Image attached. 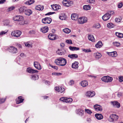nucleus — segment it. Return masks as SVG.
Returning <instances> with one entry per match:
<instances>
[{
	"label": "nucleus",
	"mask_w": 123,
	"mask_h": 123,
	"mask_svg": "<svg viewBox=\"0 0 123 123\" xmlns=\"http://www.w3.org/2000/svg\"><path fill=\"white\" fill-rule=\"evenodd\" d=\"M69 2V1L65 0L63 1L62 2V3L65 6L67 3H68Z\"/></svg>",
	"instance_id": "nucleus-54"
},
{
	"label": "nucleus",
	"mask_w": 123,
	"mask_h": 123,
	"mask_svg": "<svg viewBox=\"0 0 123 123\" xmlns=\"http://www.w3.org/2000/svg\"><path fill=\"white\" fill-rule=\"evenodd\" d=\"M68 56V57L71 58L73 59L74 58H77L78 57V55L76 54H72L71 55H69Z\"/></svg>",
	"instance_id": "nucleus-36"
},
{
	"label": "nucleus",
	"mask_w": 123,
	"mask_h": 123,
	"mask_svg": "<svg viewBox=\"0 0 123 123\" xmlns=\"http://www.w3.org/2000/svg\"><path fill=\"white\" fill-rule=\"evenodd\" d=\"M6 99V98H0V104H2L4 103Z\"/></svg>",
	"instance_id": "nucleus-49"
},
{
	"label": "nucleus",
	"mask_w": 123,
	"mask_h": 123,
	"mask_svg": "<svg viewBox=\"0 0 123 123\" xmlns=\"http://www.w3.org/2000/svg\"><path fill=\"white\" fill-rule=\"evenodd\" d=\"M13 20L16 23L19 25H23L25 23L24 18L22 16L16 15L13 18Z\"/></svg>",
	"instance_id": "nucleus-1"
},
{
	"label": "nucleus",
	"mask_w": 123,
	"mask_h": 123,
	"mask_svg": "<svg viewBox=\"0 0 123 123\" xmlns=\"http://www.w3.org/2000/svg\"><path fill=\"white\" fill-rule=\"evenodd\" d=\"M85 111L86 112L89 114H91L92 113L91 111L88 109H85Z\"/></svg>",
	"instance_id": "nucleus-52"
},
{
	"label": "nucleus",
	"mask_w": 123,
	"mask_h": 123,
	"mask_svg": "<svg viewBox=\"0 0 123 123\" xmlns=\"http://www.w3.org/2000/svg\"><path fill=\"white\" fill-rule=\"evenodd\" d=\"M55 62L57 65L61 66H65L67 63L66 59L61 57L55 59Z\"/></svg>",
	"instance_id": "nucleus-2"
},
{
	"label": "nucleus",
	"mask_w": 123,
	"mask_h": 123,
	"mask_svg": "<svg viewBox=\"0 0 123 123\" xmlns=\"http://www.w3.org/2000/svg\"><path fill=\"white\" fill-rule=\"evenodd\" d=\"M95 94V93L94 92H92L89 91L87 92L86 94V95L87 96L92 97L94 96Z\"/></svg>",
	"instance_id": "nucleus-14"
},
{
	"label": "nucleus",
	"mask_w": 123,
	"mask_h": 123,
	"mask_svg": "<svg viewBox=\"0 0 123 123\" xmlns=\"http://www.w3.org/2000/svg\"><path fill=\"white\" fill-rule=\"evenodd\" d=\"M74 81L73 80H71L70 81V82L69 83V84L70 85H71L73 84H74Z\"/></svg>",
	"instance_id": "nucleus-58"
},
{
	"label": "nucleus",
	"mask_w": 123,
	"mask_h": 123,
	"mask_svg": "<svg viewBox=\"0 0 123 123\" xmlns=\"http://www.w3.org/2000/svg\"><path fill=\"white\" fill-rule=\"evenodd\" d=\"M102 46V42L101 41H99L95 45L96 47L97 48H99L101 47Z\"/></svg>",
	"instance_id": "nucleus-26"
},
{
	"label": "nucleus",
	"mask_w": 123,
	"mask_h": 123,
	"mask_svg": "<svg viewBox=\"0 0 123 123\" xmlns=\"http://www.w3.org/2000/svg\"><path fill=\"white\" fill-rule=\"evenodd\" d=\"M50 66L52 68H54V69H55L57 70L58 69V67L56 66H52V65H50Z\"/></svg>",
	"instance_id": "nucleus-62"
},
{
	"label": "nucleus",
	"mask_w": 123,
	"mask_h": 123,
	"mask_svg": "<svg viewBox=\"0 0 123 123\" xmlns=\"http://www.w3.org/2000/svg\"><path fill=\"white\" fill-rule=\"evenodd\" d=\"M123 5V4L122 2L119 3L118 5V8H121Z\"/></svg>",
	"instance_id": "nucleus-53"
},
{
	"label": "nucleus",
	"mask_w": 123,
	"mask_h": 123,
	"mask_svg": "<svg viewBox=\"0 0 123 123\" xmlns=\"http://www.w3.org/2000/svg\"><path fill=\"white\" fill-rule=\"evenodd\" d=\"M3 25H8L9 24L10 21L8 19L5 20L3 21Z\"/></svg>",
	"instance_id": "nucleus-30"
},
{
	"label": "nucleus",
	"mask_w": 123,
	"mask_h": 123,
	"mask_svg": "<svg viewBox=\"0 0 123 123\" xmlns=\"http://www.w3.org/2000/svg\"><path fill=\"white\" fill-rule=\"evenodd\" d=\"M87 21V18L85 17H81L78 19V21L80 24H83Z\"/></svg>",
	"instance_id": "nucleus-7"
},
{
	"label": "nucleus",
	"mask_w": 123,
	"mask_h": 123,
	"mask_svg": "<svg viewBox=\"0 0 123 123\" xmlns=\"http://www.w3.org/2000/svg\"><path fill=\"white\" fill-rule=\"evenodd\" d=\"M76 113L79 115L82 116L83 115L84 111L80 109H78L77 110Z\"/></svg>",
	"instance_id": "nucleus-22"
},
{
	"label": "nucleus",
	"mask_w": 123,
	"mask_h": 123,
	"mask_svg": "<svg viewBox=\"0 0 123 123\" xmlns=\"http://www.w3.org/2000/svg\"><path fill=\"white\" fill-rule=\"evenodd\" d=\"M48 38L51 40H54L57 39L58 37L52 33L49 34L48 36Z\"/></svg>",
	"instance_id": "nucleus-10"
},
{
	"label": "nucleus",
	"mask_w": 123,
	"mask_h": 123,
	"mask_svg": "<svg viewBox=\"0 0 123 123\" xmlns=\"http://www.w3.org/2000/svg\"><path fill=\"white\" fill-rule=\"evenodd\" d=\"M113 79L112 77L108 76L107 82H111L112 81Z\"/></svg>",
	"instance_id": "nucleus-46"
},
{
	"label": "nucleus",
	"mask_w": 123,
	"mask_h": 123,
	"mask_svg": "<svg viewBox=\"0 0 123 123\" xmlns=\"http://www.w3.org/2000/svg\"><path fill=\"white\" fill-rule=\"evenodd\" d=\"M8 32L7 30H6L5 31H2L0 32V35L2 36L3 35L5 34Z\"/></svg>",
	"instance_id": "nucleus-45"
},
{
	"label": "nucleus",
	"mask_w": 123,
	"mask_h": 123,
	"mask_svg": "<svg viewBox=\"0 0 123 123\" xmlns=\"http://www.w3.org/2000/svg\"><path fill=\"white\" fill-rule=\"evenodd\" d=\"M111 17V14L110 13H107L105 14L102 17V19L105 21L108 20Z\"/></svg>",
	"instance_id": "nucleus-8"
},
{
	"label": "nucleus",
	"mask_w": 123,
	"mask_h": 123,
	"mask_svg": "<svg viewBox=\"0 0 123 123\" xmlns=\"http://www.w3.org/2000/svg\"><path fill=\"white\" fill-rule=\"evenodd\" d=\"M82 50L85 52H91V51L90 49H84Z\"/></svg>",
	"instance_id": "nucleus-51"
},
{
	"label": "nucleus",
	"mask_w": 123,
	"mask_h": 123,
	"mask_svg": "<svg viewBox=\"0 0 123 123\" xmlns=\"http://www.w3.org/2000/svg\"><path fill=\"white\" fill-rule=\"evenodd\" d=\"M94 0H88V2L91 3H94Z\"/></svg>",
	"instance_id": "nucleus-60"
},
{
	"label": "nucleus",
	"mask_w": 123,
	"mask_h": 123,
	"mask_svg": "<svg viewBox=\"0 0 123 123\" xmlns=\"http://www.w3.org/2000/svg\"><path fill=\"white\" fill-rule=\"evenodd\" d=\"M38 78V76L36 74L32 75L31 77V80H37Z\"/></svg>",
	"instance_id": "nucleus-31"
},
{
	"label": "nucleus",
	"mask_w": 123,
	"mask_h": 123,
	"mask_svg": "<svg viewBox=\"0 0 123 123\" xmlns=\"http://www.w3.org/2000/svg\"><path fill=\"white\" fill-rule=\"evenodd\" d=\"M26 71L28 73L30 74L36 73L38 72L37 70H34L30 68H27Z\"/></svg>",
	"instance_id": "nucleus-11"
},
{
	"label": "nucleus",
	"mask_w": 123,
	"mask_h": 123,
	"mask_svg": "<svg viewBox=\"0 0 123 123\" xmlns=\"http://www.w3.org/2000/svg\"><path fill=\"white\" fill-rule=\"evenodd\" d=\"M66 42L68 44H72V41L71 40H67L66 41Z\"/></svg>",
	"instance_id": "nucleus-57"
},
{
	"label": "nucleus",
	"mask_w": 123,
	"mask_h": 123,
	"mask_svg": "<svg viewBox=\"0 0 123 123\" xmlns=\"http://www.w3.org/2000/svg\"><path fill=\"white\" fill-rule=\"evenodd\" d=\"M93 27L96 28H99L100 27V26L99 24H98L94 25Z\"/></svg>",
	"instance_id": "nucleus-50"
},
{
	"label": "nucleus",
	"mask_w": 123,
	"mask_h": 123,
	"mask_svg": "<svg viewBox=\"0 0 123 123\" xmlns=\"http://www.w3.org/2000/svg\"><path fill=\"white\" fill-rule=\"evenodd\" d=\"M95 116L97 119L100 120L103 118L102 115L100 114H96L95 115Z\"/></svg>",
	"instance_id": "nucleus-24"
},
{
	"label": "nucleus",
	"mask_w": 123,
	"mask_h": 123,
	"mask_svg": "<svg viewBox=\"0 0 123 123\" xmlns=\"http://www.w3.org/2000/svg\"><path fill=\"white\" fill-rule=\"evenodd\" d=\"M59 18L62 20H64L66 18V16L64 14H61L59 16Z\"/></svg>",
	"instance_id": "nucleus-38"
},
{
	"label": "nucleus",
	"mask_w": 123,
	"mask_h": 123,
	"mask_svg": "<svg viewBox=\"0 0 123 123\" xmlns=\"http://www.w3.org/2000/svg\"><path fill=\"white\" fill-rule=\"evenodd\" d=\"M122 93L121 92H118L117 94V96L119 97H121L122 96Z\"/></svg>",
	"instance_id": "nucleus-59"
},
{
	"label": "nucleus",
	"mask_w": 123,
	"mask_h": 123,
	"mask_svg": "<svg viewBox=\"0 0 123 123\" xmlns=\"http://www.w3.org/2000/svg\"><path fill=\"white\" fill-rule=\"evenodd\" d=\"M34 66L38 70H40L42 68L40 63L37 62H34Z\"/></svg>",
	"instance_id": "nucleus-12"
},
{
	"label": "nucleus",
	"mask_w": 123,
	"mask_h": 123,
	"mask_svg": "<svg viewBox=\"0 0 123 123\" xmlns=\"http://www.w3.org/2000/svg\"><path fill=\"white\" fill-rule=\"evenodd\" d=\"M71 3L70 2H69L68 3H67V4H66V5H65V6H70L71 4Z\"/></svg>",
	"instance_id": "nucleus-64"
},
{
	"label": "nucleus",
	"mask_w": 123,
	"mask_h": 123,
	"mask_svg": "<svg viewBox=\"0 0 123 123\" xmlns=\"http://www.w3.org/2000/svg\"><path fill=\"white\" fill-rule=\"evenodd\" d=\"M56 53L57 54L60 55H62L65 54L64 52H62L61 51L58 49L56 51Z\"/></svg>",
	"instance_id": "nucleus-47"
},
{
	"label": "nucleus",
	"mask_w": 123,
	"mask_h": 123,
	"mask_svg": "<svg viewBox=\"0 0 123 123\" xmlns=\"http://www.w3.org/2000/svg\"><path fill=\"white\" fill-rule=\"evenodd\" d=\"M14 8V7L13 6H11L10 7H9L7 9V11H9L13 10Z\"/></svg>",
	"instance_id": "nucleus-56"
},
{
	"label": "nucleus",
	"mask_w": 123,
	"mask_h": 123,
	"mask_svg": "<svg viewBox=\"0 0 123 123\" xmlns=\"http://www.w3.org/2000/svg\"><path fill=\"white\" fill-rule=\"evenodd\" d=\"M80 84L83 87H86L88 85V82L86 80H83L81 82Z\"/></svg>",
	"instance_id": "nucleus-15"
},
{
	"label": "nucleus",
	"mask_w": 123,
	"mask_h": 123,
	"mask_svg": "<svg viewBox=\"0 0 123 123\" xmlns=\"http://www.w3.org/2000/svg\"><path fill=\"white\" fill-rule=\"evenodd\" d=\"M108 54L109 55L113 57H116L117 55V52L116 51H114L110 53L108 52Z\"/></svg>",
	"instance_id": "nucleus-25"
},
{
	"label": "nucleus",
	"mask_w": 123,
	"mask_h": 123,
	"mask_svg": "<svg viewBox=\"0 0 123 123\" xmlns=\"http://www.w3.org/2000/svg\"><path fill=\"white\" fill-rule=\"evenodd\" d=\"M115 34L118 37L122 38L123 37V34L118 32H116Z\"/></svg>",
	"instance_id": "nucleus-37"
},
{
	"label": "nucleus",
	"mask_w": 123,
	"mask_h": 123,
	"mask_svg": "<svg viewBox=\"0 0 123 123\" xmlns=\"http://www.w3.org/2000/svg\"><path fill=\"white\" fill-rule=\"evenodd\" d=\"M94 55L96 58L97 59H98L102 56L101 54L98 52L95 53L94 54Z\"/></svg>",
	"instance_id": "nucleus-29"
},
{
	"label": "nucleus",
	"mask_w": 123,
	"mask_h": 123,
	"mask_svg": "<svg viewBox=\"0 0 123 123\" xmlns=\"http://www.w3.org/2000/svg\"><path fill=\"white\" fill-rule=\"evenodd\" d=\"M79 17L76 14L74 13L71 15V18L72 19L74 20H76L78 19Z\"/></svg>",
	"instance_id": "nucleus-19"
},
{
	"label": "nucleus",
	"mask_w": 123,
	"mask_h": 123,
	"mask_svg": "<svg viewBox=\"0 0 123 123\" xmlns=\"http://www.w3.org/2000/svg\"><path fill=\"white\" fill-rule=\"evenodd\" d=\"M118 118V116L116 115L112 114L110 116L109 120L110 122H114L116 121Z\"/></svg>",
	"instance_id": "nucleus-4"
},
{
	"label": "nucleus",
	"mask_w": 123,
	"mask_h": 123,
	"mask_svg": "<svg viewBox=\"0 0 123 123\" xmlns=\"http://www.w3.org/2000/svg\"><path fill=\"white\" fill-rule=\"evenodd\" d=\"M119 80L120 82H122L123 81V77L122 76H120L119 77Z\"/></svg>",
	"instance_id": "nucleus-55"
},
{
	"label": "nucleus",
	"mask_w": 123,
	"mask_h": 123,
	"mask_svg": "<svg viewBox=\"0 0 123 123\" xmlns=\"http://www.w3.org/2000/svg\"><path fill=\"white\" fill-rule=\"evenodd\" d=\"M107 26L109 28H111L114 27V25L111 23H109L107 24Z\"/></svg>",
	"instance_id": "nucleus-42"
},
{
	"label": "nucleus",
	"mask_w": 123,
	"mask_h": 123,
	"mask_svg": "<svg viewBox=\"0 0 123 123\" xmlns=\"http://www.w3.org/2000/svg\"><path fill=\"white\" fill-rule=\"evenodd\" d=\"M66 97H62L60 98L59 100L64 102H65L66 100Z\"/></svg>",
	"instance_id": "nucleus-48"
},
{
	"label": "nucleus",
	"mask_w": 123,
	"mask_h": 123,
	"mask_svg": "<svg viewBox=\"0 0 123 123\" xmlns=\"http://www.w3.org/2000/svg\"><path fill=\"white\" fill-rule=\"evenodd\" d=\"M44 8L43 6L40 5H38L36 6L35 7V9L38 10H42Z\"/></svg>",
	"instance_id": "nucleus-32"
},
{
	"label": "nucleus",
	"mask_w": 123,
	"mask_h": 123,
	"mask_svg": "<svg viewBox=\"0 0 123 123\" xmlns=\"http://www.w3.org/2000/svg\"><path fill=\"white\" fill-rule=\"evenodd\" d=\"M63 31L66 33L68 34L71 32V30L68 28H66L63 29Z\"/></svg>",
	"instance_id": "nucleus-40"
},
{
	"label": "nucleus",
	"mask_w": 123,
	"mask_h": 123,
	"mask_svg": "<svg viewBox=\"0 0 123 123\" xmlns=\"http://www.w3.org/2000/svg\"><path fill=\"white\" fill-rule=\"evenodd\" d=\"M113 44L114 45L117 47H118L120 45V43L117 42H114L113 43Z\"/></svg>",
	"instance_id": "nucleus-43"
},
{
	"label": "nucleus",
	"mask_w": 123,
	"mask_h": 123,
	"mask_svg": "<svg viewBox=\"0 0 123 123\" xmlns=\"http://www.w3.org/2000/svg\"><path fill=\"white\" fill-rule=\"evenodd\" d=\"M52 21L51 18H50L46 17L42 19V21L44 24H50Z\"/></svg>",
	"instance_id": "nucleus-5"
},
{
	"label": "nucleus",
	"mask_w": 123,
	"mask_h": 123,
	"mask_svg": "<svg viewBox=\"0 0 123 123\" xmlns=\"http://www.w3.org/2000/svg\"><path fill=\"white\" fill-rule=\"evenodd\" d=\"M25 46L28 47H31L32 46V43L30 42H28L25 43Z\"/></svg>",
	"instance_id": "nucleus-35"
},
{
	"label": "nucleus",
	"mask_w": 123,
	"mask_h": 123,
	"mask_svg": "<svg viewBox=\"0 0 123 123\" xmlns=\"http://www.w3.org/2000/svg\"><path fill=\"white\" fill-rule=\"evenodd\" d=\"M22 96H19L18 97V98L16 99L17 104H18L23 102L24 99L22 98Z\"/></svg>",
	"instance_id": "nucleus-21"
},
{
	"label": "nucleus",
	"mask_w": 123,
	"mask_h": 123,
	"mask_svg": "<svg viewBox=\"0 0 123 123\" xmlns=\"http://www.w3.org/2000/svg\"><path fill=\"white\" fill-rule=\"evenodd\" d=\"M83 8L86 10H89L91 9V7L89 5H86L83 6Z\"/></svg>",
	"instance_id": "nucleus-39"
},
{
	"label": "nucleus",
	"mask_w": 123,
	"mask_h": 123,
	"mask_svg": "<svg viewBox=\"0 0 123 123\" xmlns=\"http://www.w3.org/2000/svg\"><path fill=\"white\" fill-rule=\"evenodd\" d=\"M7 49L10 52L13 53H16L17 52V49L14 47L11 46L7 48Z\"/></svg>",
	"instance_id": "nucleus-6"
},
{
	"label": "nucleus",
	"mask_w": 123,
	"mask_h": 123,
	"mask_svg": "<svg viewBox=\"0 0 123 123\" xmlns=\"http://www.w3.org/2000/svg\"><path fill=\"white\" fill-rule=\"evenodd\" d=\"M69 49H70L72 50H78L80 49L78 47H72L70 46L69 47Z\"/></svg>",
	"instance_id": "nucleus-34"
},
{
	"label": "nucleus",
	"mask_w": 123,
	"mask_h": 123,
	"mask_svg": "<svg viewBox=\"0 0 123 123\" xmlns=\"http://www.w3.org/2000/svg\"><path fill=\"white\" fill-rule=\"evenodd\" d=\"M48 30V28L47 26L43 27L41 28V31L43 33L47 32Z\"/></svg>",
	"instance_id": "nucleus-20"
},
{
	"label": "nucleus",
	"mask_w": 123,
	"mask_h": 123,
	"mask_svg": "<svg viewBox=\"0 0 123 123\" xmlns=\"http://www.w3.org/2000/svg\"><path fill=\"white\" fill-rule=\"evenodd\" d=\"M6 1V0H0V4H3Z\"/></svg>",
	"instance_id": "nucleus-63"
},
{
	"label": "nucleus",
	"mask_w": 123,
	"mask_h": 123,
	"mask_svg": "<svg viewBox=\"0 0 123 123\" xmlns=\"http://www.w3.org/2000/svg\"><path fill=\"white\" fill-rule=\"evenodd\" d=\"M88 38L89 40L92 42H94L95 41V39L94 38V36L92 35H89L88 36Z\"/></svg>",
	"instance_id": "nucleus-28"
},
{
	"label": "nucleus",
	"mask_w": 123,
	"mask_h": 123,
	"mask_svg": "<svg viewBox=\"0 0 123 123\" xmlns=\"http://www.w3.org/2000/svg\"><path fill=\"white\" fill-rule=\"evenodd\" d=\"M111 104L114 106L116 107L117 108H119L120 107V104L117 101H111Z\"/></svg>",
	"instance_id": "nucleus-17"
},
{
	"label": "nucleus",
	"mask_w": 123,
	"mask_h": 123,
	"mask_svg": "<svg viewBox=\"0 0 123 123\" xmlns=\"http://www.w3.org/2000/svg\"><path fill=\"white\" fill-rule=\"evenodd\" d=\"M73 100L72 98H70L66 97L65 103H69L71 102Z\"/></svg>",
	"instance_id": "nucleus-41"
},
{
	"label": "nucleus",
	"mask_w": 123,
	"mask_h": 123,
	"mask_svg": "<svg viewBox=\"0 0 123 123\" xmlns=\"http://www.w3.org/2000/svg\"><path fill=\"white\" fill-rule=\"evenodd\" d=\"M94 108L95 109V110L97 111H101L102 110V106L96 104L94 105Z\"/></svg>",
	"instance_id": "nucleus-9"
},
{
	"label": "nucleus",
	"mask_w": 123,
	"mask_h": 123,
	"mask_svg": "<svg viewBox=\"0 0 123 123\" xmlns=\"http://www.w3.org/2000/svg\"><path fill=\"white\" fill-rule=\"evenodd\" d=\"M22 33V32L20 31H12L11 32V35L12 36L18 37L20 36Z\"/></svg>",
	"instance_id": "nucleus-3"
},
{
	"label": "nucleus",
	"mask_w": 123,
	"mask_h": 123,
	"mask_svg": "<svg viewBox=\"0 0 123 123\" xmlns=\"http://www.w3.org/2000/svg\"><path fill=\"white\" fill-rule=\"evenodd\" d=\"M108 76H105L102 77L101 80L102 81L106 82H107Z\"/></svg>",
	"instance_id": "nucleus-44"
},
{
	"label": "nucleus",
	"mask_w": 123,
	"mask_h": 123,
	"mask_svg": "<svg viewBox=\"0 0 123 123\" xmlns=\"http://www.w3.org/2000/svg\"><path fill=\"white\" fill-rule=\"evenodd\" d=\"M55 90L57 92L62 93L65 90V89L64 88H62V87L59 86H56L55 87Z\"/></svg>",
	"instance_id": "nucleus-13"
},
{
	"label": "nucleus",
	"mask_w": 123,
	"mask_h": 123,
	"mask_svg": "<svg viewBox=\"0 0 123 123\" xmlns=\"http://www.w3.org/2000/svg\"><path fill=\"white\" fill-rule=\"evenodd\" d=\"M52 9L54 10H57L60 8V6L59 5H51Z\"/></svg>",
	"instance_id": "nucleus-18"
},
{
	"label": "nucleus",
	"mask_w": 123,
	"mask_h": 123,
	"mask_svg": "<svg viewBox=\"0 0 123 123\" xmlns=\"http://www.w3.org/2000/svg\"><path fill=\"white\" fill-rule=\"evenodd\" d=\"M26 9V7L25 6H23L20 7L18 9L19 12L20 13L25 12V11Z\"/></svg>",
	"instance_id": "nucleus-27"
},
{
	"label": "nucleus",
	"mask_w": 123,
	"mask_h": 123,
	"mask_svg": "<svg viewBox=\"0 0 123 123\" xmlns=\"http://www.w3.org/2000/svg\"><path fill=\"white\" fill-rule=\"evenodd\" d=\"M34 0H29L25 2V4L26 5H30L34 3Z\"/></svg>",
	"instance_id": "nucleus-33"
},
{
	"label": "nucleus",
	"mask_w": 123,
	"mask_h": 123,
	"mask_svg": "<svg viewBox=\"0 0 123 123\" xmlns=\"http://www.w3.org/2000/svg\"><path fill=\"white\" fill-rule=\"evenodd\" d=\"M78 64L79 63L78 62H74L72 64V68L75 69H77L78 67Z\"/></svg>",
	"instance_id": "nucleus-23"
},
{
	"label": "nucleus",
	"mask_w": 123,
	"mask_h": 123,
	"mask_svg": "<svg viewBox=\"0 0 123 123\" xmlns=\"http://www.w3.org/2000/svg\"><path fill=\"white\" fill-rule=\"evenodd\" d=\"M32 11L31 10L26 9V8L25 11L24 13L25 15L29 16L32 14Z\"/></svg>",
	"instance_id": "nucleus-16"
},
{
	"label": "nucleus",
	"mask_w": 123,
	"mask_h": 123,
	"mask_svg": "<svg viewBox=\"0 0 123 123\" xmlns=\"http://www.w3.org/2000/svg\"><path fill=\"white\" fill-rule=\"evenodd\" d=\"M55 13L54 12H50L45 14V15H50L53 14Z\"/></svg>",
	"instance_id": "nucleus-61"
}]
</instances>
